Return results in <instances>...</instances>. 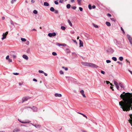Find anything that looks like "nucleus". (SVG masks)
<instances>
[{
	"label": "nucleus",
	"instance_id": "obj_32",
	"mask_svg": "<svg viewBox=\"0 0 132 132\" xmlns=\"http://www.w3.org/2000/svg\"><path fill=\"white\" fill-rule=\"evenodd\" d=\"M33 13H34L36 14L37 13V11L36 10H34L33 11Z\"/></svg>",
	"mask_w": 132,
	"mask_h": 132
},
{
	"label": "nucleus",
	"instance_id": "obj_10",
	"mask_svg": "<svg viewBox=\"0 0 132 132\" xmlns=\"http://www.w3.org/2000/svg\"><path fill=\"white\" fill-rule=\"evenodd\" d=\"M56 33L55 32H54L52 33H49L48 34V35L49 36L51 37L52 36H54L56 35Z\"/></svg>",
	"mask_w": 132,
	"mask_h": 132
},
{
	"label": "nucleus",
	"instance_id": "obj_8",
	"mask_svg": "<svg viewBox=\"0 0 132 132\" xmlns=\"http://www.w3.org/2000/svg\"><path fill=\"white\" fill-rule=\"evenodd\" d=\"M89 67H92L94 68H97L98 66L92 63H90Z\"/></svg>",
	"mask_w": 132,
	"mask_h": 132
},
{
	"label": "nucleus",
	"instance_id": "obj_60",
	"mask_svg": "<svg viewBox=\"0 0 132 132\" xmlns=\"http://www.w3.org/2000/svg\"><path fill=\"white\" fill-rule=\"evenodd\" d=\"M126 61H127V62H128L129 63V64H130V62H129V61H128V60H127V59H126Z\"/></svg>",
	"mask_w": 132,
	"mask_h": 132
},
{
	"label": "nucleus",
	"instance_id": "obj_55",
	"mask_svg": "<svg viewBox=\"0 0 132 132\" xmlns=\"http://www.w3.org/2000/svg\"><path fill=\"white\" fill-rule=\"evenodd\" d=\"M55 13L57 14L58 13V11L57 10H55Z\"/></svg>",
	"mask_w": 132,
	"mask_h": 132
},
{
	"label": "nucleus",
	"instance_id": "obj_5",
	"mask_svg": "<svg viewBox=\"0 0 132 132\" xmlns=\"http://www.w3.org/2000/svg\"><path fill=\"white\" fill-rule=\"evenodd\" d=\"M127 36L130 44L132 45V38L128 35H127Z\"/></svg>",
	"mask_w": 132,
	"mask_h": 132
},
{
	"label": "nucleus",
	"instance_id": "obj_7",
	"mask_svg": "<svg viewBox=\"0 0 132 132\" xmlns=\"http://www.w3.org/2000/svg\"><path fill=\"white\" fill-rule=\"evenodd\" d=\"M114 85H115L117 89L118 90H119V87L118 85V82L115 81H114Z\"/></svg>",
	"mask_w": 132,
	"mask_h": 132
},
{
	"label": "nucleus",
	"instance_id": "obj_22",
	"mask_svg": "<svg viewBox=\"0 0 132 132\" xmlns=\"http://www.w3.org/2000/svg\"><path fill=\"white\" fill-rule=\"evenodd\" d=\"M57 44H58V45L59 46H65L66 45V44H60L58 43H57Z\"/></svg>",
	"mask_w": 132,
	"mask_h": 132
},
{
	"label": "nucleus",
	"instance_id": "obj_18",
	"mask_svg": "<svg viewBox=\"0 0 132 132\" xmlns=\"http://www.w3.org/2000/svg\"><path fill=\"white\" fill-rule=\"evenodd\" d=\"M55 96V97H61L62 96V95L60 94H59L57 93H56L54 95Z\"/></svg>",
	"mask_w": 132,
	"mask_h": 132
},
{
	"label": "nucleus",
	"instance_id": "obj_37",
	"mask_svg": "<svg viewBox=\"0 0 132 132\" xmlns=\"http://www.w3.org/2000/svg\"><path fill=\"white\" fill-rule=\"evenodd\" d=\"M93 26H94V27H95V28H98V26L96 25V24H93Z\"/></svg>",
	"mask_w": 132,
	"mask_h": 132
},
{
	"label": "nucleus",
	"instance_id": "obj_39",
	"mask_svg": "<svg viewBox=\"0 0 132 132\" xmlns=\"http://www.w3.org/2000/svg\"><path fill=\"white\" fill-rule=\"evenodd\" d=\"M60 74H64V73H63V72L62 70H61L60 71Z\"/></svg>",
	"mask_w": 132,
	"mask_h": 132
},
{
	"label": "nucleus",
	"instance_id": "obj_25",
	"mask_svg": "<svg viewBox=\"0 0 132 132\" xmlns=\"http://www.w3.org/2000/svg\"><path fill=\"white\" fill-rule=\"evenodd\" d=\"M112 59L114 61H116L117 60V59L116 57H113L112 58Z\"/></svg>",
	"mask_w": 132,
	"mask_h": 132
},
{
	"label": "nucleus",
	"instance_id": "obj_24",
	"mask_svg": "<svg viewBox=\"0 0 132 132\" xmlns=\"http://www.w3.org/2000/svg\"><path fill=\"white\" fill-rule=\"evenodd\" d=\"M68 22L69 23V25L71 26L72 27V24L70 20H68Z\"/></svg>",
	"mask_w": 132,
	"mask_h": 132
},
{
	"label": "nucleus",
	"instance_id": "obj_46",
	"mask_svg": "<svg viewBox=\"0 0 132 132\" xmlns=\"http://www.w3.org/2000/svg\"><path fill=\"white\" fill-rule=\"evenodd\" d=\"M9 62H12V60L10 58L8 60Z\"/></svg>",
	"mask_w": 132,
	"mask_h": 132
},
{
	"label": "nucleus",
	"instance_id": "obj_52",
	"mask_svg": "<svg viewBox=\"0 0 132 132\" xmlns=\"http://www.w3.org/2000/svg\"><path fill=\"white\" fill-rule=\"evenodd\" d=\"M72 40L73 41V42L74 43H76V44H77V42H76V40H73V39H72Z\"/></svg>",
	"mask_w": 132,
	"mask_h": 132
},
{
	"label": "nucleus",
	"instance_id": "obj_11",
	"mask_svg": "<svg viewBox=\"0 0 132 132\" xmlns=\"http://www.w3.org/2000/svg\"><path fill=\"white\" fill-rule=\"evenodd\" d=\"M129 116L130 117V118H131V119L129 120V122L130 123L131 125L132 126V114H130V115Z\"/></svg>",
	"mask_w": 132,
	"mask_h": 132
},
{
	"label": "nucleus",
	"instance_id": "obj_49",
	"mask_svg": "<svg viewBox=\"0 0 132 132\" xmlns=\"http://www.w3.org/2000/svg\"><path fill=\"white\" fill-rule=\"evenodd\" d=\"M13 74L15 75H18L19 74V73H13Z\"/></svg>",
	"mask_w": 132,
	"mask_h": 132
},
{
	"label": "nucleus",
	"instance_id": "obj_35",
	"mask_svg": "<svg viewBox=\"0 0 132 132\" xmlns=\"http://www.w3.org/2000/svg\"><path fill=\"white\" fill-rule=\"evenodd\" d=\"M38 72L39 73H44V72L42 70H39V71H38Z\"/></svg>",
	"mask_w": 132,
	"mask_h": 132
},
{
	"label": "nucleus",
	"instance_id": "obj_38",
	"mask_svg": "<svg viewBox=\"0 0 132 132\" xmlns=\"http://www.w3.org/2000/svg\"><path fill=\"white\" fill-rule=\"evenodd\" d=\"M106 63H110L111 62V61L109 60H106Z\"/></svg>",
	"mask_w": 132,
	"mask_h": 132
},
{
	"label": "nucleus",
	"instance_id": "obj_56",
	"mask_svg": "<svg viewBox=\"0 0 132 132\" xmlns=\"http://www.w3.org/2000/svg\"><path fill=\"white\" fill-rule=\"evenodd\" d=\"M33 81H37V79H34L33 80Z\"/></svg>",
	"mask_w": 132,
	"mask_h": 132
},
{
	"label": "nucleus",
	"instance_id": "obj_36",
	"mask_svg": "<svg viewBox=\"0 0 132 132\" xmlns=\"http://www.w3.org/2000/svg\"><path fill=\"white\" fill-rule=\"evenodd\" d=\"M88 7L90 9H92V6L90 4H89L88 5Z\"/></svg>",
	"mask_w": 132,
	"mask_h": 132
},
{
	"label": "nucleus",
	"instance_id": "obj_19",
	"mask_svg": "<svg viewBox=\"0 0 132 132\" xmlns=\"http://www.w3.org/2000/svg\"><path fill=\"white\" fill-rule=\"evenodd\" d=\"M26 60H27L28 59V56L26 55H24L22 56Z\"/></svg>",
	"mask_w": 132,
	"mask_h": 132
},
{
	"label": "nucleus",
	"instance_id": "obj_16",
	"mask_svg": "<svg viewBox=\"0 0 132 132\" xmlns=\"http://www.w3.org/2000/svg\"><path fill=\"white\" fill-rule=\"evenodd\" d=\"M31 124L33 125V126H34L36 128H40V127L41 126L39 125H34L33 124L31 123Z\"/></svg>",
	"mask_w": 132,
	"mask_h": 132
},
{
	"label": "nucleus",
	"instance_id": "obj_61",
	"mask_svg": "<svg viewBox=\"0 0 132 132\" xmlns=\"http://www.w3.org/2000/svg\"><path fill=\"white\" fill-rule=\"evenodd\" d=\"M107 84H108L109 83H110V82L108 81H106Z\"/></svg>",
	"mask_w": 132,
	"mask_h": 132
},
{
	"label": "nucleus",
	"instance_id": "obj_29",
	"mask_svg": "<svg viewBox=\"0 0 132 132\" xmlns=\"http://www.w3.org/2000/svg\"><path fill=\"white\" fill-rule=\"evenodd\" d=\"M119 59L120 61H122L123 60V57H122V56L120 57H119Z\"/></svg>",
	"mask_w": 132,
	"mask_h": 132
},
{
	"label": "nucleus",
	"instance_id": "obj_58",
	"mask_svg": "<svg viewBox=\"0 0 132 132\" xmlns=\"http://www.w3.org/2000/svg\"><path fill=\"white\" fill-rule=\"evenodd\" d=\"M96 7V6L95 5H93L92 6V8L93 9H95Z\"/></svg>",
	"mask_w": 132,
	"mask_h": 132
},
{
	"label": "nucleus",
	"instance_id": "obj_34",
	"mask_svg": "<svg viewBox=\"0 0 132 132\" xmlns=\"http://www.w3.org/2000/svg\"><path fill=\"white\" fill-rule=\"evenodd\" d=\"M10 23L11 24L14 26V23L12 20H11L10 21Z\"/></svg>",
	"mask_w": 132,
	"mask_h": 132
},
{
	"label": "nucleus",
	"instance_id": "obj_30",
	"mask_svg": "<svg viewBox=\"0 0 132 132\" xmlns=\"http://www.w3.org/2000/svg\"><path fill=\"white\" fill-rule=\"evenodd\" d=\"M21 39L22 42H25L26 41V39L24 38H21Z\"/></svg>",
	"mask_w": 132,
	"mask_h": 132
},
{
	"label": "nucleus",
	"instance_id": "obj_23",
	"mask_svg": "<svg viewBox=\"0 0 132 132\" xmlns=\"http://www.w3.org/2000/svg\"><path fill=\"white\" fill-rule=\"evenodd\" d=\"M50 10L52 12H54V11L55 10L53 7H51L50 8Z\"/></svg>",
	"mask_w": 132,
	"mask_h": 132
},
{
	"label": "nucleus",
	"instance_id": "obj_14",
	"mask_svg": "<svg viewBox=\"0 0 132 132\" xmlns=\"http://www.w3.org/2000/svg\"><path fill=\"white\" fill-rule=\"evenodd\" d=\"M119 85L121 88L124 89V85L122 84L121 82H119L118 84V85Z\"/></svg>",
	"mask_w": 132,
	"mask_h": 132
},
{
	"label": "nucleus",
	"instance_id": "obj_41",
	"mask_svg": "<svg viewBox=\"0 0 132 132\" xmlns=\"http://www.w3.org/2000/svg\"><path fill=\"white\" fill-rule=\"evenodd\" d=\"M101 72L104 75L105 74V72L104 71H101Z\"/></svg>",
	"mask_w": 132,
	"mask_h": 132
},
{
	"label": "nucleus",
	"instance_id": "obj_40",
	"mask_svg": "<svg viewBox=\"0 0 132 132\" xmlns=\"http://www.w3.org/2000/svg\"><path fill=\"white\" fill-rule=\"evenodd\" d=\"M12 57L14 59H15L16 57V56L14 55H12Z\"/></svg>",
	"mask_w": 132,
	"mask_h": 132
},
{
	"label": "nucleus",
	"instance_id": "obj_33",
	"mask_svg": "<svg viewBox=\"0 0 132 132\" xmlns=\"http://www.w3.org/2000/svg\"><path fill=\"white\" fill-rule=\"evenodd\" d=\"M52 54L54 56H56V55H57V54L55 52H53L52 53Z\"/></svg>",
	"mask_w": 132,
	"mask_h": 132
},
{
	"label": "nucleus",
	"instance_id": "obj_42",
	"mask_svg": "<svg viewBox=\"0 0 132 132\" xmlns=\"http://www.w3.org/2000/svg\"><path fill=\"white\" fill-rule=\"evenodd\" d=\"M71 7H72V8L73 9H74V10L76 9V6H72Z\"/></svg>",
	"mask_w": 132,
	"mask_h": 132
},
{
	"label": "nucleus",
	"instance_id": "obj_62",
	"mask_svg": "<svg viewBox=\"0 0 132 132\" xmlns=\"http://www.w3.org/2000/svg\"><path fill=\"white\" fill-rule=\"evenodd\" d=\"M43 73L44 74V75H45V76H47V73H46L44 72Z\"/></svg>",
	"mask_w": 132,
	"mask_h": 132
},
{
	"label": "nucleus",
	"instance_id": "obj_1",
	"mask_svg": "<svg viewBox=\"0 0 132 132\" xmlns=\"http://www.w3.org/2000/svg\"><path fill=\"white\" fill-rule=\"evenodd\" d=\"M128 97L127 96L126 98H121L123 101L119 103L120 108L123 111H129L131 108L132 110V98Z\"/></svg>",
	"mask_w": 132,
	"mask_h": 132
},
{
	"label": "nucleus",
	"instance_id": "obj_45",
	"mask_svg": "<svg viewBox=\"0 0 132 132\" xmlns=\"http://www.w3.org/2000/svg\"><path fill=\"white\" fill-rule=\"evenodd\" d=\"M54 3L56 5H57L59 4L58 2L57 1H55L54 2Z\"/></svg>",
	"mask_w": 132,
	"mask_h": 132
},
{
	"label": "nucleus",
	"instance_id": "obj_21",
	"mask_svg": "<svg viewBox=\"0 0 132 132\" xmlns=\"http://www.w3.org/2000/svg\"><path fill=\"white\" fill-rule=\"evenodd\" d=\"M106 25L108 26H111L110 23L108 22H106Z\"/></svg>",
	"mask_w": 132,
	"mask_h": 132
},
{
	"label": "nucleus",
	"instance_id": "obj_6",
	"mask_svg": "<svg viewBox=\"0 0 132 132\" xmlns=\"http://www.w3.org/2000/svg\"><path fill=\"white\" fill-rule=\"evenodd\" d=\"M8 34V31L6 32L5 33H3L2 35L3 37L2 38V40H3L4 39H5L6 38V36Z\"/></svg>",
	"mask_w": 132,
	"mask_h": 132
},
{
	"label": "nucleus",
	"instance_id": "obj_9",
	"mask_svg": "<svg viewBox=\"0 0 132 132\" xmlns=\"http://www.w3.org/2000/svg\"><path fill=\"white\" fill-rule=\"evenodd\" d=\"M81 63L82 65L84 66L89 67V64H90V63L86 62H82Z\"/></svg>",
	"mask_w": 132,
	"mask_h": 132
},
{
	"label": "nucleus",
	"instance_id": "obj_20",
	"mask_svg": "<svg viewBox=\"0 0 132 132\" xmlns=\"http://www.w3.org/2000/svg\"><path fill=\"white\" fill-rule=\"evenodd\" d=\"M44 5L45 6H48L49 5V4L47 2H44Z\"/></svg>",
	"mask_w": 132,
	"mask_h": 132
},
{
	"label": "nucleus",
	"instance_id": "obj_50",
	"mask_svg": "<svg viewBox=\"0 0 132 132\" xmlns=\"http://www.w3.org/2000/svg\"><path fill=\"white\" fill-rule=\"evenodd\" d=\"M107 15L109 17H111V15L109 13H108L107 14Z\"/></svg>",
	"mask_w": 132,
	"mask_h": 132
},
{
	"label": "nucleus",
	"instance_id": "obj_27",
	"mask_svg": "<svg viewBox=\"0 0 132 132\" xmlns=\"http://www.w3.org/2000/svg\"><path fill=\"white\" fill-rule=\"evenodd\" d=\"M66 52L67 53H70L71 52L70 51V50L68 49H66Z\"/></svg>",
	"mask_w": 132,
	"mask_h": 132
},
{
	"label": "nucleus",
	"instance_id": "obj_44",
	"mask_svg": "<svg viewBox=\"0 0 132 132\" xmlns=\"http://www.w3.org/2000/svg\"><path fill=\"white\" fill-rule=\"evenodd\" d=\"M29 41H27L26 42V44L27 45H29Z\"/></svg>",
	"mask_w": 132,
	"mask_h": 132
},
{
	"label": "nucleus",
	"instance_id": "obj_3",
	"mask_svg": "<svg viewBox=\"0 0 132 132\" xmlns=\"http://www.w3.org/2000/svg\"><path fill=\"white\" fill-rule=\"evenodd\" d=\"M25 109L27 110H29V109H32L34 112L37 111L38 110L37 108L35 106H33L32 107H25Z\"/></svg>",
	"mask_w": 132,
	"mask_h": 132
},
{
	"label": "nucleus",
	"instance_id": "obj_13",
	"mask_svg": "<svg viewBox=\"0 0 132 132\" xmlns=\"http://www.w3.org/2000/svg\"><path fill=\"white\" fill-rule=\"evenodd\" d=\"M18 120L20 122H21L22 123H29L30 122H31V121L29 120H28L26 121L23 122V121H21V120H20L19 119Z\"/></svg>",
	"mask_w": 132,
	"mask_h": 132
},
{
	"label": "nucleus",
	"instance_id": "obj_63",
	"mask_svg": "<svg viewBox=\"0 0 132 132\" xmlns=\"http://www.w3.org/2000/svg\"><path fill=\"white\" fill-rule=\"evenodd\" d=\"M31 2L32 3H34L35 2V1L34 0H31Z\"/></svg>",
	"mask_w": 132,
	"mask_h": 132
},
{
	"label": "nucleus",
	"instance_id": "obj_54",
	"mask_svg": "<svg viewBox=\"0 0 132 132\" xmlns=\"http://www.w3.org/2000/svg\"><path fill=\"white\" fill-rule=\"evenodd\" d=\"M9 55H8L7 56H6V59H7L8 60L9 59Z\"/></svg>",
	"mask_w": 132,
	"mask_h": 132
},
{
	"label": "nucleus",
	"instance_id": "obj_15",
	"mask_svg": "<svg viewBox=\"0 0 132 132\" xmlns=\"http://www.w3.org/2000/svg\"><path fill=\"white\" fill-rule=\"evenodd\" d=\"M79 45H80V47L81 46H83V43L82 41L80 39L79 40Z\"/></svg>",
	"mask_w": 132,
	"mask_h": 132
},
{
	"label": "nucleus",
	"instance_id": "obj_59",
	"mask_svg": "<svg viewBox=\"0 0 132 132\" xmlns=\"http://www.w3.org/2000/svg\"><path fill=\"white\" fill-rule=\"evenodd\" d=\"M126 61H127V62H128L129 63V64H130V62H129V61H128V60H127V59H126Z\"/></svg>",
	"mask_w": 132,
	"mask_h": 132
},
{
	"label": "nucleus",
	"instance_id": "obj_28",
	"mask_svg": "<svg viewBox=\"0 0 132 132\" xmlns=\"http://www.w3.org/2000/svg\"><path fill=\"white\" fill-rule=\"evenodd\" d=\"M77 1L78 2V4L79 5H80L81 4V0H77Z\"/></svg>",
	"mask_w": 132,
	"mask_h": 132
},
{
	"label": "nucleus",
	"instance_id": "obj_47",
	"mask_svg": "<svg viewBox=\"0 0 132 132\" xmlns=\"http://www.w3.org/2000/svg\"><path fill=\"white\" fill-rule=\"evenodd\" d=\"M63 0H60L59 2L60 3H62L63 2Z\"/></svg>",
	"mask_w": 132,
	"mask_h": 132
},
{
	"label": "nucleus",
	"instance_id": "obj_12",
	"mask_svg": "<svg viewBox=\"0 0 132 132\" xmlns=\"http://www.w3.org/2000/svg\"><path fill=\"white\" fill-rule=\"evenodd\" d=\"M80 92L81 94L84 97H86L85 95L84 94V91L83 90H82L80 91Z\"/></svg>",
	"mask_w": 132,
	"mask_h": 132
},
{
	"label": "nucleus",
	"instance_id": "obj_51",
	"mask_svg": "<svg viewBox=\"0 0 132 132\" xmlns=\"http://www.w3.org/2000/svg\"><path fill=\"white\" fill-rule=\"evenodd\" d=\"M111 19L112 20L114 21L115 22L116 21V20H115V19H114L113 18H111Z\"/></svg>",
	"mask_w": 132,
	"mask_h": 132
},
{
	"label": "nucleus",
	"instance_id": "obj_26",
	"mask_svg": "<svg viewBox=\"0 0 132 132\" xmlns=\"http://www.w3.org/2000/svg\"><path fill=\"white\" fill-rule=\"evenodd\" d=\"M71 7V5L70 4H68L67 5V7L68 8V9H69Z\"/></svg>",
	"mask_w": 132,
	"mask_h": 132
},
{
	"label": "nucleus",
	"instance_id": "obj_48",
	"mask_svg": "<svg viewBox=\"0 0 132 132\" xmlns=\"http://www.w3.org/2000/svg\"><path fill=\"white\" fill-rule=\"evenodd\" d=\"M79 9L80 11H82L83 9L82 7H79Z\"/></svg>",
	"mask_w": 132,
	"mask_h": 132
},
{
	"label": "nucleus",
	"instance_id": "obj_57",
	"mask_svg": "<svg viewBox=\"0 0 132 132\" xmlns=\"http://www.w3.org/2000/svg\"><path fill=\"white\" fill-rule=\"evenodd\" d=\"M23 82H22V83L19 82V85L20 86L22 85L23 84Z\"/></svg>",
	"mask_w": 132,
	"mask_h": 132
},
{
	"label": "nucleus",
	"instance_id": "obj_64",
	"mask_svg": "<svg viewBox=\"0 0 132 132\" xmlns=\"http://www.w3.org/2000/svg\"><path fill=\"white\" fill-rule=\"evenodd\" d=\"M64 69L65 70H66V71L68 69V68H67V67L65 68H64Z\"/></svg>",
	"mask_w": 132,
	"mask_h": 132
},
{
	"label": "nucleus",
	"instance_id": "obj_2",
	"mask_svg": "<svg viewBox=\"0 0 132 132\" xmlns=\"http://www.w3.org/2000/svg\"><path fill=\"white\" fill-rule=\"evenodd\" d=\"M132 91V89H131ZM127 96L128 97L130 98H132V93H126L125 95L121 94L120 95L121 98H126Z\"/></svg>",
	"mask_w": 132,
	"mask_h": 132
},
{
	"label": "nucleus",
	"instance_id": "obj_53",
	"mask_svg": "<svg viewBox=\"0 0 132 132\" xmlns=\"http://www.w3.org/2000/svg\"><path fill=\"white\" fill-rule=\"evenodd\" d=\"M118 63H119V64H121V65H122V63L121 62H120L119 61H117V62Z\"/></svg>",
	"mask_w": 132,
	"mask_h": 132
},
{
	"label": "nucleus",
	"instance_id": "obj_4",
	"mask_svg": "<svg viewBox=\"0 0 132 132\" xmlns=\"http://www.w3.org/2000/svg\"><path fill=\"white\" fill-rule=\"evenodd\" d=\"M30 98V97H23L22 99L21 102L22 103H23L27 101Z\"/></svg>",
	"mask_w": 132,
	"mask_h": 132
},
{
	"label": "nucleus",
	"instance_id": "obj_31",
	"mask_svg": "<svg viewBox=\"0 0 132 132\" xmlns=\"http://www.w3.org/2000/svg\"><path fill=\"white\" fill-rule=\"evenodd\" d=\"M61 29L62 30H64L66 28L62 26L61 27Z\"/></svg>",
	"mask_w": 132,
	"mask_h": 132
},
{
	"label": "nucleus",
	"instance_id": "obj_17",
	"mask_svg": "<svg viewBox=\"0 0 132 132\" xmlns=\"http://www.w3.org/2000/svg\"><path fill=\"white\" fill-rule=\"evenodd\" d=\"M20 131V129L18 128H16L14 129L13 132H17Z\"/></svg>",
	"mask_w": 132,
	"mask_h": 132
},
{
	"label": "nucleus",
	"instance_id": "obj_43",
	"mask_svg": "<svg viewBox=\"0 0 132 132\" xmlns=\"http://www.w3.org/2000/svg\"><path fill=\"white\" fill-rule=\"evenodd\" d=\"M121 30L123 32V33L124 34H125V31H124L123 29L122 28V27H121Z\"/></svg>",
	"mask_w": 132,
	"mask_h": 132
}]
</instances>
